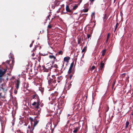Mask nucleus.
<instances>
[{
  "instance_id": "nucleus-1",
  "label": "nucleus",
  "mask_w": 133,
  "mask_h": 133,
  "mask_svg": "<svg viewBox=\"0 0 133 133\" xmlns=\"http://www.w3.org/2000/svg\"><path fill=\"white\" fill-rule=\"evenodd\" d=\"M48 90L50 91L53 90L57 85L56 80H53L51 79L48 80Z\"/></svg>"
},
{
  "instance_id": "nucleus-2",
  "label": "nucleus",
  "mask_w": 133,
  "mask_h": 133,
  "mask_svg": "<svg viewBox=\"0 0 133 133\" xmlns=\"http://www.w3.org/2000/svg\"><path fill=\"white\" fill-rule=\"evenodd\" d=\"M32 99L35 101L32 104L36 108H38L39 105V99L38 96L36 94L32 95Z\"/></svg>"
},
{
  "instance_id": "nucleus-3",
  "label": "nucleus",
  "mask_w": 133,
  "mask_h": 133,
  "mask_svg": "<svg viewBox=\"0 0 133 133\" xmlns=\"http://www.w3.org/2000/svg\"><path fill=\"white\" fill-rule=\"evenodd\" d=\"M10 61L8 60L6 61V63H8V65L7 66L6 68L10 69V71H11L15 62L14 60L13 59L12 60L11 63H10Z\"/></svg>"
},
{
  "instance_id": "nucleus-4",
  "label": "nucleus",
  "mask_w": 133,
  "mask_h": 133,
  "mask_svg": "<svg viewBox=\"0 0 133 133\" xmlns=\"http://www.w3.org/2000/svg\"><path fill=\"white\" fill-rule=\"evenodd\" d=\"M29 119L30 121L31 124V128H32V130L34 129L35 127L37 125L38 122V121H34V119L32 117H30Z\"/></svg>"
},
{
  "instance_id": "nucleus-5",
  "label": "nucleus",
  "mask_w": 133,
  "mask_h": 133,
  "mask_svg": "<svg viewBox=\"0 0 133 133\" xmlns=\"http://www.w3.org/2000/svg\"><path fill=\"white\" fill-rule=\"evenodd\" d=\"M50 54L51 55L49 56V58L50 59L52 60L51 63L52 64H53L54 63L55 61H57V59L55 56L52 55V53H50Z\"/></svg>"
},
{
  "instance_id": "nucleus-6",
  "label": "nucleus",
  "mask_w": 133,
  "mask_h": 133,
  "mask_svg": "<svg viewBox=\"0 0 133 133\" xmlns=\"http://www.w3.org/2000/svg\"><path fill=\"white\" fill-rule=\"evenodd\" d=\"M58 95V92L57 91H55L54 93H52L50 97L52 99L54 100L55 99L56 97Z\"/></svg>"
},
{
  "instance_id": "nucleus-7",
  "label": "nucleus",
  "mask_w": 133,
  "mask_h": 133,
  "mask_svg": "<svg viewBox=\"0 0 133 133\" xmlns=\"http://www.w3.org/2000/svg\"><path fill=\"white\" fill-rule=\"evenodd\" d=\"M20 83V81L19 80H17L15 83V87L17 90H18L19 87Z\"/></svg>"
},
{
  "instance_id": "nucleus-8",
  "label": "nucleus",
  "mask_w": 133,
  "mask_h": 133,
  "mask_svg": "<svg viewBox=\"0 0 133 133\" xmlns=\"http://www.w3.org/2000/svg\"><path fill=\"white\" fill-rule=\"evenodd\" d=\"M6 71V70H4V71H3L0 69V77H1L3 75L5 74Z\"/></svg>"
},
{
  "instance_id": "nucleus-9",
  "label": "nucleus",
  "mask_w": 133,
  "mask_h": 133,
  "mask_svg": "<svg viewBox=\"0 0 133 133\" xmlns=\"http://www.w3.org/2000/svg\"><path fill=\"white\" fill-rule=\"evenodd\" d=\"M104 63H103V61H101L100 64V68L101 70H102L104 67Z\"/></svg>"
},
{
  "instance_id": "nucleus-10",
  "label": "nucleus",
  "mask_w": 133,
  "mask_h": 133,
  "mask_svg": "<svg viewBox=\"0 0 133 133\" xmlns=\"http://www.w3.org/2000/svg\"><path fill=\"white\" fill-rule=\"evenodd\" d=\"M46 75L47 76V79L48 80H49L50 79H52L50 77V76L51 75V73L50 72H49L47 73Z\"/></svg>"
},
{
  "instance_id": "nucleus-11",
  "label": "nucleus",
  "mask_w": 133,
  "mask_h": 133,
  "mask_svg": "<svg viewBox=\"0 0 133 133\" xmlns=\"http://www.w3.org/2000/svg\"><path fill=\"white\" fill-rule=\"evenodd\" d=\"M57 82L58 83H59L60 82V81L62 79V76H57Z\"/></svg>"
},
{
  "instance_id": "nucleus-12",
  "label": "nucleus",
  "mask_w": 133,
  "mask_h": 133,
  "mask_svg": "<svg viewBox=\"0 0 133 133\" xmlns=\"http://www.w3.org/2000/svg\"><path fill=\"white\" fill-rule=\"evenodd\" d=\"M70 59V57H65L64 58V61L68 62Z\"/></svg>"
},
{
  "instance_id": "nucleus-13",
  "label": "nucleus",
  "mask_w": 133,
  "mask_h": 133,
  "mask_svg": "<svg viewBox=\"0 0 133 133\" xmlns=\"http://www.w3.org/2000/svg\"><path fill=\"white\" fill-rule=\"evenodd\" d=\"M66 10L67 11L69 12H70L71 11V10L70 9L69 6L68 5H66Z\"/></svg>"
},
{
  "instance_id": "nucleus-14",
  "label": "nucleus",
  "mask_w": 133,
  "mask_h": 133,
  "mask_svg": "<svg viewBox=\"0 0 133 133\" xmlns=\"http://www.w3.org/2000/svg\"><path fill=\"white\" fill-rule=\"evenodd\" d=\"M79 129V127H76L75 129V130L73 131V132L74 133H76L77 132L78 130Z\"/></svg>"
},
{
  "instance_id": "nucleus-15",
  "label": "nucleus",
  "mask_w": 133,
  "mask_h": 133,
  "mask_svg": "<svg viewBox=\"0 0 133 133\" xmlns=\"http://www.w3.org/2000/svg\"><path fill=\"white\" fill-rule=\"evenodd\" d=\"M57 75H52L51 76V77L52 78V80H53V79H56L57 78Z\"/></svg>"
},
{
  "instance_id": "nucleus-16",
  "label": "nucleus",
  "mask_w": 133,
  "mask_h": 133,
  "mask_svg": "<svg viewBox=\"0 0 133 133\" xmlns=\"http://www.w3.org/2000/svg\"><path fill=\"white\" fill-rule=\"evenodd\" d=\"M87 48V46H85L83 48V49L82 50V52H85Z\"/></svg>"
},
{
  "instance_id": "nucleus-17",
  "label": "nucleus",
  "mask_w": 133,
  "mask_h": 133,
  "mask_svg": "<svg viewBox=\"0 0 133 133\" xmlns=\"http://www.w3.org/2000/svg\"><path fill=\"white\" fill-rule=\"evenodd\" d=\"M74 63H73V62H72L71 63L70 65V67L69 68V69H70V70H72V69L73 68V65H74Z\"/></svg>"
},
{
  "instance_id": "nucleus-18",
  "label": "nucleus",
  "mask_w": 133,
  "mask_h": 133,
  "mask_svg": "<svg viewBox=\"0 0 133 133\" xmlns=\"http://www.w3.org/2000/svg\"><path fill=\"white\" fill-rule=\"evenodd\" d=\"M107 18L106 17V14H104V17H103V19L104 22L107 19Z\"/></svg>"
},
{
  "instance_id": "nucleus-19",
  "label": "nucleus",
  "mask_w": 133,
  "mask_h": 133,
  "mask_svg": "<svg viewBox=\"0 0 133 133\" xmlns=\"http://www.w3.org/2000/svg\"><path fill=\"white\" fill-rule=\"evenodd\" d=\"M129 122L128 121H127L126 122V125L125 127H126V128H127L128 127V125H129Z\"/></svg>"
},
{
  "instance_id": "nucleus-20",
  "label": "nucleus",
  "mask_w": 133,
  "mask_h": 133,
  "mask_svg": "<svg viewBox=\"0 0 133 133\" xmlns=\"http://www.w3.org/2000/svg\"><path fill=\"white\" fill-rule=\"evenodd\" d=\"M63 54V52L61 51H60L58 52V54L59 55H62Z\"/></svg>"
},
{
  "instance_id": "nucleus-21",
  "label": "nucleus",
  "mask_w": 133,
  "mask_h": 133,
  "mask_svg": "<svg viewBox=\"0 0 133 133\" xmlns=\"http://www.w3.org/2000/svg\"><path fill=\"white\" fill-rule=\"evenodd\" d=\"M106 52V50H104L102 51V55L103 56H104Z\"/></svg>"
},
{
  "instance_id": "nucleus-22",
  "label": "nucleus",
  "mask_w": 133,
  "mask_h": 133,
  "mask_svg": "<svg viewBox=\"0 0 133 133\" xmlns=\"http://www.w3.org/2000/svg\"><path fill=\"white\" fill-rule=\"evenodd\" d=\"M77 7H78V6L77 5H76L74 6H73V9L74 10H75L77 8Z\"/></svg>"
},
{
  "instance_id": "nucleus-23",
  "label": "nucleus",
  "mask_w": 133,
  "mask_h": 133,
  "mask_svg": "<svg viewBox=\"0 0 133 133\" xmlns=\"http://www.w3.org/2000/svg\"><path fill=\"white\" fill-rule=\"evenodd\" d=\"M2 115V111H0V121L2 120L1 116Z\"/></svg>"
},
{
  "instance_id": "nucleus-24",
  "label": "nucleus",
  "mask_w": 133,
  "mask_h": 133,
  "mask_svg": "<svg viewBox=\"0 0 133 133\" xmlns=\"http://www.w3.org/2000/svg\"><path fill=\"white\" fill-rule=\"evenodd\" d=\"M13 56V55H12L11 53L9 55V58H12Z\"/></svg>"
},
{
  "instance_id": "nucleus-25",
  "label": "nucleus",
  "mask_w": 133,
  "mask_h": 133,
  "mask_svg": "<svg viewBox=\"0 0 133 133\" xmlns=\"http://www.w3.org/2000/svg\"><path fill=\"white\" fill-rule=\"evenodd\" d=\"M95 68V66L94 65L93 66L91 69V70L92 71Z\"/></svg>"
},
{
  "instance_id": "nucleus-26",
  "label": "nucleus",
  "mask_w": 133,
  "mask_h": 133,
  "mask_svg": "<svg viewBox=\"0 0 133 133\" xmlns=\"http://www.w3.org/2000/svg\"><path fill=\"white\" fill-rule=\"evenodd\" d=\"M110 34L109 33H108L107 35V38L108 39H109V37H110Z\"/></svg>"
},
{
  "instance_id": "nucleus-27",
  "label": "nucleus",
  "mask_w": 133,
  "mask_h": 133,
  "mask_svg": "<svg viewBox=\"0 0 133 133\" xmlns=\"http://www.w3.org/2000/svg\"><path fill=\"white\" fill-rule=\"evenodd\" d=\"M88 9H86L84 10L83 12H87L88 11Z\"/></svg>"
},
{
  "instance_id": "nucleus-28",
  "label": "nucleus",
  "mask_w": 133,
  "mask_h": 133,
  "mask_svg": "<svg viewBox=\"0 0 133 133\" xmlns=\"http://www.w3.org/2000/svg\"><path fill=\"white\" fill-rule=\"evenodd\" d=\"M54 67L56 68H58V65L56 64H55L54 65Z\"/></svg>"
},
{
  "instance_id": "nucleus-29",
  "label": "nucleus",
  "mask_w": 133,
  "mask_h": 133,
  "mask_svg": "<svg viewBox=\"0 0 133 133\" xmlns=\"http://www.w3.org/2000/svg\"><path fill=\"white\" fill-rule=\"evenodd\" d=\"M17 90L16 89L15 90L14 92L15 94H17Z\"/></svg>"
},
{
  "instance_id": "nucleus-30",
  "label": "nucleus",
  "mask_w": 133,
  "mask_h": 133,
  "mask_svg": "<svg viewBox=\"0 0 133 133\" xmlns=\"http://www.w3.org/2000/svg\"><path fill=\"white\" fill-rule=\"evenodd\" d=\"M31 126H30V125H29L28 128L29 129H30V128H31V131H33V130H32V128H31Z\"/></svg>"
},
{
  "instance_id": "nucleus-31",
  "label": "nucleus",
  "mask_w": 133,
  "mask_h": 133,
  "mask_svg": "<svg viewBox=\"0 0 133 133\" xmlns=\"http://www.w3.org/2000/svg\"><path fill=\"white\" fill-rule=\"evenodd\" d=\"M72 70H70V69H69V70L68 72V74H70Z\"/></svg>"
},
{
  "instance_id": "nucleus-32",
  "label": "nucleus",
  "mask_w": 133,
  "mask_h": 133,
  "mask_svg": "<svg viewBox=\"0 0 133 133\" xmlns=\"http://www.w3.org/2000/svg\"><path fill=\"white\" fill-rule=\"evenodd\" d=\"M48 27L49 28H52V26L50 24H49L48 26Z\"/></svg>"
},
{
  "instance_id": "nucleus-33",
  "label": "nucleus",
  "mask_w": 133,
  "mask_h": 133,
  "mask_svg": "<svg viewBox=\"0 0 133 133\" xmlns=\"http://www.w3.org/2000/svg\"><path fill=\"white\" fill-rule=\"evenodd\" d=\"M87 37L88 38H89L90 37V34L87 35Z\"/></svg>"
},
{
  "instance_id": "nucleus-34",
  "label": "nucleus",
  "mask_w": 133,
  "mask_h": 133,
  "mask_svg": "<svg viewBox=\"0 0 133 133\" xmlns=\"http://www.w3.org/2000/svg\"><path fill=\"white\" fill-rule=\"evenodd\" d=\"M118 25V23H117L116 24V26H115V27L116 28H117V27Z\"/></svg>"
},
{
  "instance_id": "nucleus-35",
  "label": "nucleus",
  "mask_w": 133,
  "mask_h": 133,
  "mask_svg": "<svg viewBox=\"0 0 133 133\" xmlns=\"http://www.w3.org/2000/svg\"><path fill=\"white\" fill-rule=\"evenodd\" d=\"M36 47H37L36 46H35V48L33 49L32 51L35 50L36 49Z\"/></svg>"
},
{
  "instance_id": "nucleus-36",
  "label": "nucleus",
  "mask_w": 133,
  "mask_h": 133,
  "mask_svg": "<svg viewBox=\"0 0 133 133\" xmlns=\"http://www.w3.org/2000/svg\"><path fill=\"white\" fill-rule=\"evenodd\" d=\"M2 78L0 77V83L2 82Z\"/></svg>"
},
{
  "instance_id": "nucleus-37",
  "label": "nucleus",
  "mask_w": 133,
  "mask_h": 133,
  "mask_svg": "<svg viewBox=\"0 0 133 133\" xmlns=\"http://www.w3.org/2000/svg\"><path fill=\"white\" fill-rule=\"evenodd\" d=\"M95 0H90V1L91 2V3H93V1H94Z\"/></svg>"
},
{
  "instance_id": "nucleus-38",
  "label": "nucleus",
  "mask_w": 133,
  "mask_h": 133,
  "mask_svg": "<svg viewBox=\"0 0 133 133\" xmlns=\"http://www.w3.org/2000/svg\"><path fill=\"white\" fill-rule=\"evenodd\" d=\"M50 16V14H49V15L47 16V18L48 19H50L49 18V17Z\"/></svg>"
},
{
  "instance_id": "nucleus-39",
  "label": "nucleus",
  "mask_w": 133,
  "mask_h": 133,
  "mask_svg": "<svg viewBox=\"0 0 133 133\" xmlns=\"http://www.w3.org/2000/svg\"><path fill=\"white\" fill-rule=\"evenodd\" d=\"M49 131L48 130H47L46 131L45 133H49Z\"/></svg>"
},
{
  "instance_id": "nucleus-40",
  "label": "nucleus",
  "mask_w": 133,
  "mask_h": 133,
  "mask_svg": "<svg viewBox=\"0 0 133 133\" xmlns=\"http://www.w3.org/2000/svg\"><path fill=\"white\" fill-rule=\"evenodd\" d=\"M32 45L33 44L31 43L30 45V47H31L32 46Z\"/></svg>"
},
{
  "instance_id": "nucleus-41",
  "label": "nucleus",
  "mask_w": 133,
  "mask_h": 133,
  "mask_svg": "<svg viewBox=\"0 0 133 133\" xmlns=\"http://www.w3.org/2000/svg\"><path fill=\"white\" fill-rule=\"evenodd\" d=\"M35 55V54L34 53V52H33L32 54V56H34Z\"/></svg>"
},
{
  "instance_id": "nucleus-42",
  "label": "nucleus",
  "mask_w": 133,
  "mask_h": 133,
  "mask_svg": "<svg viewBox=\"0 0 133 133\" xmlns=\"http://www.w3.org/2000/svg\"><path fill=\"white\" fill-rule=\"evenodd\" d=\"M108 39H107H107H106V42H107H107H108Z\"/></svg>"
},
{
  "instance_id": "nucleus-43",
  "label": "nucleus",
  "mask_w": 133,
  "mask_h": 133,
  "mask_svg": "<svg viewBox=\"0 0 133 133\" xmlns=\"http://www.w3.org/2000/svg\"><path fill=\"white\" fill-rule=\"evenodd\" d=\"M95 13L94 12H93L92 13V15L94 16V15H95Z\"/></svg>"
},
{
  "instance_id": "nucleus-44",
  "label": "nucleus",
  "mask_w": 133,
  "mask_h": 133,
  "mask_svg": "<svg viewBox=\"0 0 133 133\" xmlns=\"http://www.w3.org/2000/svg\"><path fill=\"white\" fill-rule=\"evenodd\" d=\"M34 41H32V42L31 43V44H33V43H34Z\"/></svg>"
},
{
  "instance_id": "nucleus-45",
  "label": "nucleus",
  "mask_w": 133,
  "mask_h": 133,
  "mask_svg": "<svg viewBox=\"0 0 133 133\" xmlns=\"http://www.w3.org/2000/svg\"><path fill=\"white\" fill-rule=\"evenodd\" d=\"M117 28H116V27H115V29L114 31H115L116 30Z\"/></svg>"
},
{
  "instance_id": "nucleus-46",
  "label": "nucleus",
  "mask_w": 133,
  "mask_h": 133,
  "mask_svg": "<svg viewBox=\"0 0 133 133\" xmlns=\"http://www.w3.org/2000/svg\"><path fill=\"white\" fill-rule=\"evenodd\" d=\"M70 115L69 114H68V116L69 117L70 116Z\"/></svg>"
},
{
  "instance_id": "nucleus-47",
  "label": "nucleus",
  "mask_w": 133,
  "mask_h": 133,
  "mask_svg": "<svg viewBox=\"0 0 133 133\" xmlns=\"http://www.w3.org/2000/svg\"><path fill=\"white\" fill-rule=\"evenodd\" d=\"M116 0H114V3H115Z\"/></svg>"
},
{
  "instance_id": "nucleus-48",
  "label": "nucleus",
  "mask_w": 133,
  "mask_h": 133,
  "mask_svg": "<svg viewBox=\"0 0 133 133\" xmlns=\"http://www.w3.org/2000/svg\"><path fill=\"white\" fill-rule=\"evenodd\" d=\"M64 62H63V66H64Z\"/></svg>"
},
{
  "instance_id": "nucleus-49",
  "label": "nucleus",
  "mask_w": 133,
  "mask_h": 133,
  "mask_svg": "<svg viewBox=\"0 0 133 133\" xmlns=\"http://www.w3.org/2000/svg\"><path fill=\"white\" fill-rule=\"evenodd\" d=\"M1 104H0V108H1Z\"/></svg>"
},
{
  "instance_id": "nucleus-50",
  "label": "nucleus",
  "mask_w": 133,
  "mask_h": 133,
  "mask_svg": "<svg viewBox=\"0 0 133 133\" xmlns=\"http://www.w3.org/2000/svg\"><path fill=\"white\" fill-rule=\"evenodd\" d=\"M38 112H39L38 114H39V113L40 112V111H38Z\"/></svg>"
},
{
  "instance_id": "nucleus-51",
  "label": "nucleus",
  "mask_w": 133,
  "mask_h": 133,
  "mask_svg": "<svg viewBox=\"0 0 133 133\" xmlns=\"http://www.w3.org/2000/svg\"><path fill=\"white\" fill-rule=\"evenodd\" d=\"M95 129H96V126H95Z\"/></svg>"
},
{
  "instance_id": "nucleus-52",
  "label": "nucleus",
  "mask_w": 133,
  "mask_h": 133,
  "mask_svg": "<svg viewBox=\"0 0 133 133\" xmlns=\"http://www.w3.org/2000/svg\"><path fill=\"white\" fill-rule=\"evenodd\" d=\"M51 114H50V115H47L48 116H51Z\"/></svg>"
},
{
  "instance_id": "nucleus-53",
  "label": "nucleus",
  "mask_w": 133,
  "mask_h": 133,
  "mask_svg": "<svg viewBox=\"0 0 133 133\" xmlns=\"http://www.w3.org/2000/svg\"><path fill=\"white\" fill-rule=\"evenodd\" d=\"M78 44H79V42H78Z\"/></svg>"
},
{
  "instance_id": "nucleus-54",
  "label": "nucleus",
  "mask_w": 133,
  "mask_h": 133,
  "mask_svg": "<svg viewBox=\"0 0 133 133\" xmlns=\"http://www.w3.org/2000/svg\"><path fill=\"white\" fill-rule=\"evenodd\" d=\"M132 115H133V113H132Z\"/></svg>"
},
{
  "instance_id": "nucleus-55",
  "label": "nucleus",
  "mask_w": 133,
  "mask_h": 133,
  "mask_svg": "<svg viewBox=\"0 0 133 133\" xmlns=\"http://www.w3.org/2000/svg\"><path fill=\"white\" fill-rule=\"evenodd\" d=\"M57 55V54H56V55Z\"/></svg>"
},
{
  "instance_id": "nucleus-56",
  "label": "nucleus",
  "mask_w": 133,
  "mask_h": 133,
  "mask_svg": "<svg viewBox=\"0 0 133 133\" xmlns=\"http://www.w3.org/2000/svg\"><path fill=\"white\" fill-rule=\"evenodd\" d=\"M27 89L28 90V87H27Z\"/></svg>"
},
{
  "instance_id": "nucleus-57",
  "label": "nucleus",
  "mask_w": 133,
  "mask_h": 133,
  "mask_svg": "<svg viewBox=\"0 0 133 133\" xmlns=\"http://www.w3.org/2000/svg\"><path fill=\"white\" fill-rule=\"evenodd\" d=\"M10 95H11V96L12 95H11V94H10Z\"/></svg>"
},
{
  "instance_id": "nucleus-58",
  "label": "nucleus",
  "mask_w": 133,
  "mask_h": 133,
  "mask_svg": "<svg viewBox=\"0 0 133 133\" xmlns=\"http://www.w3.org/2000/svg\"><path fill=\"white\" fill-rule=\"evenodd\" d=\"M10 95H11V96L12 95H11V94H10Z\"/></svg>"
},
{
  "instance_id": "nucleus-59",
  "label": "nucleus",
  "mask_w": 133,
  "mask_h": 133,
  "mask_svg": "<svg viewBox=\"0 0 133 133\" xmlns=\"http://www.w3.org/2000/svg\"><path fill=\"white\" fill-rule=\"evenodd\" d=\"M10 95H11V96L12 95H11V94H10Z\"/></svg>"
},
{
  "instance_id": "nucleus-60",
  "label": "nucleus",
  "mask_w": 133,
  "mask_h": 133,
  "mask_svg": "<svg viewBox=\"0 0 133 133\" xmlns=\"http://www.w3.org/2000/svg\"><path fill=\"white\" fill-rule=\"evenodd\" d=\"M26 85L27 86L28 85L27 84H26Z\"/></svg>"
}]
</instances>
